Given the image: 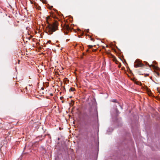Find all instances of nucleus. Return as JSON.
I'll use <instances>...</instances> for the list:
<instances>
[{
  "instance_id": "f257e3e1",
  "label": "nucleus",
  "mask_w": 160,
  "mask_h": 160,
  "mask_svg": "<svg viewBox=\"0 0 160 160\" xmlns=\"http://www.w3.org/2000/svg\"><path fill=\"white\" fill-rule=\"evenodd\" d=\"M58 24L57 22L52 24H49L47 28V30L49 32V34H51L52 32L57 30Z\"/></svg>"
},
{
  "instance_id": "f03ea898",
  "label": "nucleus",
  "mask_w": 160,
  "mask_h": 160,
  "mask_svg": "<svg viewBox=\"0 0 160 160\" xmlns=\"http://www.w3.org/2000/svg\"><path fill=\"white\" fill-rule=\"evenodd\" d=\"M142 66L143 64L139 60L137 59L135 61L134 63V66L135 67L138 68L141 67Z\"/></svg>"
},
{
  "instance_id": "7ed1b4c3",
  "label": "nucleus",
  "mask_w": 160,
  "mask_h": 160,
  "mask_svg": "<svg viewBox=\"0 0 160 160\" xmlns=\"http://www.w3.org/2000/svg\"><path fill=\"white\" fill-rule=\"evenodd\" d=\"M151 66L153 67V68L155 69H157V68H158V67H156V66H155L154 65H152V64L151 65Z\"/></svg>"
},
{
  "instance_id": "20e7f679",
  "label": "nucleus",
  "mask_w": 160,
  "mask_h": 160,
  "mask_svg": "<svg viewBox=\"0 0 160 160\" xmlns=\"http://www.w3.org/2000/svg\"><path fill=\"white\" fill-rule=\"evenodd\" d=\"M75 90V89L72 88H70V90L71 91H72V92H73V91H74Z\"/></svg>"
},
{
  "instance_id": "39448f33",
  "label": "nucleus",
  "mask_w": 160,
  "mask_h": 160,
  "mask_svg": "<svg viewBox=\"0 0 160 160\" xmlns=\"http://www.w3.org/2000/svg\"><path fill=\"white\" fill-rule=\"evenodd\" d=\"M112 101L113 102H117V100L116 99H114L112 100Z\"/></svg>"
},
{
  "instance_id": "423d86ee",
  "label": "nucleus",
  "mask_w": 160,
  "mask_h": 160,
  "mask_svg": "<svg viewBox=\"0 0 160 160\" xmlns=\"http://www.w3.org/2000/svg\"><path fill=\"white\" fill-rule=\"evenodd\" d=\"M89 46L90 47V48H91L92 47V46Z\"/></svg>"
},
{
  "instance_id": "0eeeda50",
  "label": "nucleus",
  "mask_w": 160,
  "mask_h": 160,
  "mask_svg": "<svg viewBox=\"0 0 160 160\" xmlns=\"http://www.w3.org/2000/svg\"><path fill=\"white\" fill-rule=\"evenodd\" d=\"M146 64H147L148 65V62L146 63Z\"/></svg>"
}]
</instances>
